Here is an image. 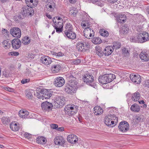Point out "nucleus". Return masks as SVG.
<instances>
[{
    "label": "nucleus",
    "mask_w": 149,
    "mask_h": 149,
    "mask_svg": "<svg viewBox=\"0 0 149 149\" xmlns=\"http://www.w3.org/2000/svg\"><path fill=\"white\" fill-rule=\"evenodd\" d=\"M67 140L68 142L72 144L75 143L78 141L77 137L73 134H70L68 135Z\"/></svg>",
    "instance_id": "nucleus-18"
},
{
    "label": "nucleus",
    "mask_w": 149,
    "mask_h": 149,
    "mask_svg": "<svg viewBox=\"0 0 149 149\" xmlns=\"http://www.w3.org/2000/svg\"><path fill=\"white\" fill-rule=\"evenodd\" d=\"M2 33L3 34H5V36L6 37L8 36L9 33V32L6 30L3 29H2Z\"/></svg>",
    "instance_id": "nucleus-50"
},
{
    "label": "nucleus",
    "mask_w": 149,
    "mask_h": 149,
    "mask_svg": "<svg viewBox=\"0 0 149 149\" xmlns=\"http://www.w3.org/2000/svg\"><path fill=\"white\" fill-rule=\"evenodd\" d=\"M54 143L56 145L63 146L65 142L63 137L61 136H56L54 140Z\"/></svg>",
    "instance_id": "nucleus-14"
},
{
    "label": "nucleus",
    "mask_w": 149,
    "mask_h": 149,
    "mask_svg": "<svg viewBox=\"0 0 149 149\" xmlns=\"http://www.w3.org/2000/svg\"><path fill=\"white\" fill-rule=\"evenodd\" d=\"M142 118V116H137L135 118L136 121L137 122H140Z\"/></svg>",
    "instance_id": "nucleus-51"
},
{
    "label": "nucleus",
    "mask_w": 149,
    "mask_h": 149,
    "mask_svg": "<svg viewBox=\"0 0 149 149\" xmlns=\"http://www.w3.org/2000/svg\"><path fill=\"white\" fill-rule=\"evenodd\" d=\"M129 28L127 27H126L125 26H123L122 29L120 30V33L122 34H123L125 35L127 33L128 31H129Z\"/></svg>",
    "instance_id": "nucleus-41"
},
{
    "label": "nucleus",
    "mask_w": 149,
    "mask_h": 149,
    "mask_svg": "<svg viewBox=\"0 0 149 149\" xmlns=\"http://www.w3.org/2000/svg\"><path fill=\"white\" fill-rule=\"evenodd\" d=\"M126 15L123 13H121L119 15V22L122 23H124L126 21Z\"/></svg>",
    "instance_id": "nucleus-33"
},
{
    "label": "nucleus",
    "mask_w": 149,
    "mask_h": 149,
    "mask_svg": "<svg viewBox=\"0 0 149 149\" xmlns=\"http://www.w3.org/2000/svg\"><path fill=\"white\" fill-rule=\"evenodd\" d=\"M64 84L65 80L63 77H59L55 79L54 84L55 86L59 87H61Z\"/></svg>",
    "instance_id": "nucleus-13"
},
{
    "label": "nucleus",
    "mask_w": 149,
    "mask_h": 149,
    "mask_svg": "<svg viewBox=\"0 0 149 149\" xmlns=\"http://www.w3.org/2000/svg\"><path fill=\"white\" fill-rule=\"evenodd\" d=\"M55 6L56 5L53 2L50 3L48 8V10L51 12L53 11Z\"/></svg>",
    "instance_id": "nucleus-38"
},
{
    "label": "nucleus",
    "mask_w": 149,
    "mask_h": 149,
    "mask_svg": "<svg viewBox=\"0 0 149 149\" xmlns=\"http://www.w3.org/2000/svg\"><path fill=\"white\" fill-rule=\"evenodd\" d=\"M123 53L125 56H128L129 55L128 50L125 48H124L123 49Z\"/></svg>",
    "instance_id": "nucleus-48"
},
{
    "label": "nucleus",
    "mask_w": 149,
    "mask_h": 149,
    "mask_svg": "<svg viewBox=\"0 0 149 149\" xmlns=\"http://www.w3.org/2000/svg\"><path fill=\"white\" fill-rule=\"evenodd\" d=\"M65 37H67L68 38L71 39H74L76 37L75 33L72 31H65Z\"/></svg>",
    "instance_id": "nucleus-22"
},
{
    "label": "nucleus",
    "mask_w": 149,
    "mask_h": 149,
    "mask_svg": "<svg viewBox=\"0 0 149 149\" xmlns=\"http://www.w3.org/2000/svg\"><path fill=\"white\" fill-rule=\"evenodd\" d=\"M69 2L72 3H75L76 1V0H69Z\"/></svg>",
    "instance_id": "nucleus-63"
},
{
    "label": "nucleus",
    "mask_w": 149,
    "mask_h": 149,
    "mask_svg": "<svg viewBox=\"0 0 149 149\" xmlns=\"http://www.w3.org/2000/svg\"><path fill=\"white\" fill-rule=\"evenodd\" d=\"M29 81V79H25L24 80H22V81L21 82L22 83L24 84L27 82H28Z\"/></svg>",
    "instance_id": "nucleus-59"
},
{
    "label": "nucleus",
    "mask_w": 149,
    "mask_h": 149,
    "mask_svg": "<svg viewBox=\"0 0 149 149\" xmlns=\"http://www.w3.org/2000/svg\"><path fill=\"white\" fill-rule=\"evenodd\" d=\"M36 141L39 144H45L47 142V140L42 136H40L37 139Z\"/></svg>",
    "instance_id": "nucleus-29"
},
{
    "label": "nucleus",
    "mask_w": 149,
    "mask_h": 149,
    "mask_svg": "<svg viewBox=\"0 0 149 149\" xmlns=\"http://www.w3.org/2000/svg\"><path fill=\"white\" fill-rule=\"evenodd\" d=\"M92 42L94 44H97L100 43L102 40L100 38L97 37L93 38L92 40Z\"/></svg>",
    "instance_id": "nucleus-36"
},
{
    "label": "nucleus",
    "mask_w": 149,
    "mask_h": 149,
    "mask_svg": "<svg viewBox=\"0 0 149 149\" xmlns=\"http://www.w3.org/2000/svg\"><path fill=\"white\" fill-rule=\"evenodd\" d=\"M140 58L144 61H147L149 60V55L146 52H142L139 55Z\"/></svg>",
    "instance_id": "nucleus-23"
},
{
    "label": "nucleus",
    "mask_w": 149,
    "mask_h": 149,
    "mask_svg": "<svg viewBox=\"0 0 149 149\" xmlns=\"http://www.w3.org/2000/svg\"><path fill=\"white\" fill-rule=\"evenodd\" d=\"M65 113L69 116H72L77 111V108L74 105H67L64 108Z\"/></svg>",
    "instance_id": "nucleus-4"
},
{
    "label": "nucleus",
    "mask_w": 149,
    "mask_h": 149,
    "mask_svg": "<svg viewBox=\"0 0 149 149\" xmlns=\"http://www.w3.org/2000/svg\"><path fill=\"white\" fill-rule=\"evenodd\" d=\"M139 41L140 43L145 42L148 39V34L146 32H143L138 35Z\"/></svg>",
    "instance_id": "nucleus-9"
},
{
    "label": "nucleus",
    "mask_w": 149,
    "mask_h": 149,
    "mask_svg": "<svg viewBox=\"0 0 149 149\" xmlns=\"http://www.w3.org/2000/svg\"><path fill=\"white\" fill-rule=\"evenodd\" d=\"M53 22L54 23V27H61L62 28L63 27V20H61V21H54V20L53 19Z\"/></svg>",
    "instance_id": "nucleus-31"
},
{
    "label": "nucleus",
    "mask_w": 149,
    "mask_h": 149,
    "mask_svg": "<svg viewBox=\"0 0 149 149\" xmlns=\"http://www.w3.org/2000/svg\"><path fill=\"white\" fill-rule=\"evenodd\" d=\"M140 97V94L139 92H136L132 95V99L133 101H137L139 100Z\"/></svg>",
    "instance_id": "nucleus-32"
},
{
    "label": "nucleus",
    "mask_w": 149,
    "mask_h": 149,
    "mask_svg": "<svg viewBox=\"0 0 149 149\" xmlns=\"http://www.w3.org/2000/svg\"><path fill=\"white\" fill-rule=\"evenodd\" d=\"M12 46L14 49H18L20 46L21 42L18 39H14L11 42Z\"/></svg>",
    "instance_id": "nucleus-17"
},
{
    "label": "nucleus",
    "mask_w": 149,
    "mask_h": 149,
    "mask_svg": "<svg viewBox=\"0 0 149 149\" xmlns=\"http://www.w3.org/2000/svg\"><path fill=\"white\" fill-rule=\"evenodd\" d=\"M11 55L14 56H17L19 55V53L18 52H13L10 53Z\"/></svg>",
    "instance_id": "nucleus-55"
},
{
    "label": "nucleus",
    "mask_w": 149,
    "mask_h": 149,
    "mask_svg": "<svg viewBox=\"0 0 149 149\" xmlns=\"http://www.w3.org/2000/svg\"><path fill=\"white\" fill-rule=\"evenodd\" d=\"M84 36L88 39L90 37H93L94 36V32L93 30L89 27H86L84 31Z\"/></svg>",
    "instance_id": "nucleus-10"
},
{
    "label": "nucleus",
    "mask_w": 149,
    "mask_h": 149,
    "mask_svg": "<svg viewBox=\"0 0 149 149\" xmlns=\"http://www.w3.org/2000/svg\"><path fill=\"white\" fill-rule=\"evenodd\" d=\"M117 121V118L114 115H108L105 116L104 118L105 124L109 127L114 124V122L116 123Z\"/></svg>",
    "instance_id": "nucleus-2"
},
{
    "label": "nucleus",
    "mask_w": 149,
    "mask_h": 149,
    "mask_svg": "<svg viewBox=\"0 0 149 149\" xmlns=\"http://www.w3.org/2000/svg\"><path fill=\"white\" fill-rule=\"evenodd\" d=\"M36 0H25V3L27 6H30L31 7L35 6L34 3L35 2Z\"/></svg>",
    "instance_id": "nucleus-37"
},
{
    "label": "nucleus",
    "mask_w": 149,
    "mask_h": 149,
    "mask_svg": "<svg viewBox=\"0 0 149 149\" xmlns=\"http://www.w3.org/2000/svg\"><path fill=\"white\" fill-rule=\"evenodd\" d=\"M22 42L24 45H27L30 42V40L28 37L26 36L23 39Z\"/></svg>",
    "instance_id": "nucleus-39"
},
{
    "label": "nucleus",
    "mask_w": 149,
    "mask_h": 149,
    "mask_svg": "<svg viewBox=\"0 0 149 149\" xmlns=\"http://www.w3.org/2000/svg\"><path fill=\"white\" fill-rule=\"evenodd\" d=\"M56 32H61V27H54Z\"/></svg>",
    "instance_id": "nucleus-60"
},
{
    "label": "nucleus",
    "mask_w": 149,
    "mask_h": 149,
    "mask_svg": "<svg viewBox=\"0 0 149 149\" xmlns=\"http://www.w3.org/2000/svg\"><path fill=\"white\" fill-rule=\"evenodd\" d=\"M65 103V98L62 96H57L56 99L55 105L57 107H62Z\"/></svg>",
    "instance_id": "nucleus-5"
},
{
    "label": "nucleus",
    "mask_w": 149,
    "mask_h": 149,
    "mask_svg": "<svg viewBox=\"0 0 149 149\" xmlns=\"http://www.w3.org/2000/svg\"><path fill=\"white\" fill-rule=\"evenodd\" d=\"M27 97L29 99H31L32 96L33 95L31 92H29L26 95Z\"/></svg>",
    "instance_id": "nucleus-53"
},
{
    "label": "nucleus",
    "mask_w": 149,
    "mask_h": 149,
    "mask_svg": "<svg viewBox=\"0 0 149 149\" xmlns=\"http://www.w3.org/2000/svg\"><path fill=\"white\" fill-rule=\"evenodd\" d=\"M68 84L72 86L74 88H76L77 89V82L76 79L73 76L71 75L68 78Z\"/></svg>",
    "instance_id": "nucleus-12"
},
{
    "label": "nucleus",
    "mask_w": 149,
    "mask_h": 149,
    "mask_svg": "<svg viewBox=\"0 0 149 149\" xmlns=\"http://www.w3.org/2000/svg\"><path fill=\"white\" fill-rule=\"evenodd\" d=\"M118 0H108L109 2L111 3H114L117 2Z\"/></svg>",
    "instance_id": "nucleus-62"
},
{
    "label": "nucleus",
    "mask_w": 149,
    "mask_h": 149,
    "mask_svg": "<svg viewBox=\"0 0 149 149\" xmlns=\"http://www.w3.org/2000/svg\"><path fill=\"white\" fill-rule=\"evenodd\" d=\"M53 106L52 104L49 102L46 101L42 103L41 107L42 110L49 111L52 109Z\"/></svg>",
    "instance_id": "nucleus-15"
},
{
    "label": "nucleus",
    "mask_w": 149,
    "mask_h": 149,
    "mask_svg": "<svg viewBox=\"0 0 149 149\" xmlns=\"http://www.w3.org/2000/svg\"><path fill=\"white\" fill-rule=\"evenodd\" d=\"M74 8L72 7L70 11V14L73 15L74 17L76 16L77 13V11Z\"/></svg>",
    "instance_id": "nucleus-44"
},
{
    "label": "nucleus",
    "mask_w": 149,
    "mask_h": 149,
    "mask_svg": "<svg viewBox=\"0 0 149 149\" xmlns=\"http://www.w3.org/2000/svg\"><path fill=\"white\" fill-rule=\"evenodd\" d=\"M10 128L12 130L14 131H17L19 129V127L17 125V123L15 122H13L10 124Z\"/></svg>",
    "instance_id": "nucleus-30"
},
{
    "label": "nucleus",
    "mask_w": 149,
    "mask_h": 149,
    "mask_svg": "<svg viewBox=\"0 0 149 149\" xmlns=\"http://www.w3.org/2000/svg\"><path fill=\"white\" fill-rule=\"evenodd\" d=\"M91 24L88 23L86 22H82L81 23V25L85 29L86 27L90 26Z\"/></svg>",
    "instance_id": "nucleus-45"
},
{
    "label": "nucleus",
    "mask_w": 149,
    "mask_h": 149,
    "mask_svg": "<svg viewBox=\"0 0 149 149\" xmlns=\"http://www.w3.org/2000/svg\"><path fill=\"white\" fill-rule=\"evenodd\" d=\"M140 109V107L137 104H134L131 106V110L136 112L139 111Z\"/></svg>",
    "instance_id": "nucleus-34"
},
{
    "label": "nucleus",
    "mask_w": 149,
    "mask_h": 149,
    "mask_svg": "<svg viewBox=\"0 0 149 149\" xmlns=\"http://www.w3.org/2000/svg\"><path fill=\"white\" fill-rule=\"evenodd\" d=\"M11 41L9 40L8 39H6L4 40L2 44L3 47L5 49H8L11 46Z\"/></svg>",
    "instance_id": "nucleus-28"
},
{
    "label": "nucleus",
    "mask_w": 149,
    "mask_h": 149,
    "mask_svg": "<svg viewBox=\"0 0 149 149\" xmlns=\"http://www.w3.org/2000/svg\"><path fill=\"white\" fill-rule=\"evenodd\" d=\"M51 127L53 129H55L56 130L58 127V125L55 124H52L51 125Z\"/></svg>",
    "instance_id": "nucleus-54"
},
{
    "label": "nucleus",
    "mask_w": 149,
    "mask_h": 149,
    "mask_svg": "<svg viewBox=\"0 0 149 149\" xmlns=\"http://www.w3.org/2000/svg\"><path fill=\"white\" fill-rule=\"evenodd\" d=\"M77 89L76 88H74L68 84L66 85L65 88V91L68 93L72 94L73 93L76 92Z\"/></svg>",
    "instance_id": "nucleus-19"
},
{
    "label": "nucleus",
    "mask_w": 149,
    "mask_h": 149,
    "mask_svg": "<svg viewBox=\"0 0 149 149\" xmlns=\"http://www.w3.org/2000/svg\"><path fill=\"white\" fill-rule=\"evenodd\" d=\"M33 7L27 5L23 7L22 8V14L25 16L31 15L33 12Z\"/></svg>",
    "instance_id": "nucleus-7"
},
{
    "label": "nucleus",
    "mask_w": 149,
    "mask_h": 149,
    "mask_svg": "<svg viewBox=\"0 0 149 149\" xmlns=\"http://www.w3.org/2000/svg\"><path fill=\"white\" fill-rule=\"evenodd\" d=\"M65 26V31H72L73 28L72 25L70 23H67Z\"/></svg>",
    "instance_id": "nucleus-40"
},
{
    "label": "nucleus",
    "mask_w": 149,
    "mask_h": 149,
    "mask_svg": "<svg viewBox=\"0 0 149 149\" xmlns=\"http://www.w3.org/2000/svg\"><path fill=\"white\" fill-rule=\"evenodd\" d=\"M42 93L43 99L44 98L49 99L52 95V92L49 90L46 89L43 90Z\"/></svg>",
    "instance_id": "nucleus-21"
},
{
    "label": "nucleus",
    "mask_w": 149,
    "mask_h": 149,
    "mask_svg": "<svg viewBox=\"0 0 149 149\" xmlns=\"http://www.w3.org/2000/svg\"><path fill=\"white\" fill-rule=\"evenodd\" d=\"M144 85L146 87H148L149 86V81H145Z\"/></svg>",
    "instance_id": "nucleus-57"
},
{
    "label": "nucleus",
    "mask_w": 149,
    "mask_h": 149,
    "mask_svg": "<svg viewBox=\"0 0 149 149\" xmlns=\"http://www.w3.org/2000/svg\"><path fill=\"white\" fill-rule=\"evenodd\" d=\"M130 40L132 42H139L138 36L136 37H132Z\"/></svg>",
    "instance_id": "nucleus-47"
},
{
    "label": "nucleus",
    "mask_w": 149,
    "mask_h": 149,
    "mask_svg": "<svg viewBox=\"0 0 149 149\" xmlns=\"http://www.w3.org/2000/svg\"><path fill=\"white\" fill-rule=\"evenodd\" d=\"M83 79L84 81L86 82L87 84L94 87L95 85L93 83L94 79L92 75L89 74L84 75Z\"/></svg>",
    "instance_id": "nucleus-6"
},
{
    "label": "nucleus",
    "mask_w": 149,
    "mask_h": 149,
    "mask_svg": "<svg viewBox=\"0 0 149 149\" xmlns=\"http://www.w3.org/2000/svg\"><path fill=\"white\" fill-rule=\"evenodd\" d=\"M41 61V63L46 65H49L52 62L51 58L47 56L42 57Z\"/></svg>",
    "instance_id": "nucleus-20"
},
{
    "label": "nucleus",
    "mask_w": 149,
    "mask_h": 149,
    "mask_svg": "<svg viewBox=\"0 0 149 149\" xmlns=\"http://www.w3.org/2000/svg\"><path fill=\"white\" fill-rule=\"evenodd\" d=\"M113 46L112 47L113 49H117L120 48L121 47V44L120 43L114 42L113 43Z\"/></svg>",
    "instance_id": "nucleus-42"
},
{
    "label": "nucleus",
    "mask_w": 149,
    "mask_h": 149,
    "mask_svg": "<svg viewBox=\"0 0 149 149\" xmlns=\"http://www.w3.org/2000/svg\"><path fill=\"white\" fill-rule=\"evenodd\" d=\"M90 44L88 42L83 40L79 41L77 43V47L79 51L84 52L89 49Z\"/></svg>",
    "instance_id": "nucleus-3"
},
{
    "label": "nucleus",
    "mask_w": 149,
    "mask_h": 149,
    "mask_svg": "<svg viewBox=\"0 0 149 149\" xmlns=\"http://www.w3.org/2000/svg\"><path fill=\"white\" fill-rule=\"evenodd\" d=\"M29 114V113L26 110H20L19 111V116L22 118H26Z\"/></svg>",
    "instance_id": "nucleus-25"
},
{
    "label": "nucleus",
    "mask_w": 149,
    "mask_h": 149,
    "mask_svg": "<svg viewBox=\"0 0 149 149\" xmlns=\"http://www.w3.org/2000/svg\"><path fill=\"white\" fill-rule=\"evenodd\" d=\"M42 90L41 91H38L36 93L35 95H36L37 97L40 99H42L43 100V96H42Z\"/></svg>",
    "instance_id": "nucleus-43"
},
{
    "label": "nucleus",
    "mask_w": 149,
    "mask_h": 149,
    "mask_svg": "<svg viewBox=\"0 0 149 149\" xmlns=\"http://www.w3.org/2000/svg\"><path fill=\"white\" fill-rule=\"evenodd\" d=\"M100 34L102 36L107 37L109 35L108 32L104 29H101L99 31Z\"/></svg>",
    "instance_id": "nucleus-35"
},
{
    "label": "nucleus",
    "mask_w": 149,
    "mask_h": 149,
    "mask_svg": "<svg viewBox=\"0 0 149 149\" xmlns=\"http://www.w3.org/2000/svg\"><path fill=\"white\" fill-rule=\"evenodd\" d=\"M111 46H107L105 47L104 50V53L105 56H108L110 55L113 51Z\"/></svg>",
    "instance_id": "nucleus-26"
},
{
    "label": "nucleus",
    "mask_w": 149,
    "mask_h": 149,
    "mask_svg": "<svg viewBox=\"0 0 149 149\" xmlns=\"http://www.w3.org/2000/svg\"><path fill=\"white\" fill-rule=\"evenodd\" d=\"M61 66L59 65H53L51 68V70L52 72L54 73L58 72L60 70Z\"/></svg>",
    "instance_id": "nucleus-27"
},
{
    "label": "nucleus",
    "mask_w": 149,
    "mask_h": 149,
    "mask_svg": "<svg viewBox=\"0 0 149 149\" xmlns=\"http://www.w3.org/2000/svg\"><path fill=\"white\" fill-rule=\"evenodd\" d=\"M63 55V54L61 52H58L57 53V56H62Z\"/></svg>",
    "instance_id": "nucleus-61"
},
{
    "label": "nucleus",
    "mask_w": 149,
    "mask_h": 149,
    "mask_svg": "<svg viewBox=\"0 0 149 149\" xmlns=\"http://www.w3.org/2000/svg\"><path fill=\"white\" fill-rule=\"evenodd\" d=\"M94 109V113L96 116L100 115L103 113V110L99 106L95 107Z\"/></svg>",
    "instance_id": "nucleus-24"
},
{
    "label": "nucleus",
    "mask_w": 149,
    "mask_h": 149,
    "mask_svg": "<svg viewBox=\"0 0 149 149\" xmlns=\"http://www.w3.org/2000/svg\"><path fill=\"white\" fill-rule=\"evenodd\" d=\"M10 33L12 36L15 38H19L21 36V31L19 28L14 27L10 30Z\"/></svg>",
    "instance_id": "nucleus-11"
},
{
    "label": "nucleus",
    "mask_w": 149,
    "mask_h": 149,
    "mask_svg": "<svg viewBox=\"0 0 149 149\" xmlns=\"http://www.w3.org/2000/svg\"><path fill=\"white\" fill-rule=\"evenodd\" d=\"M96 53L100 57L102 56L103 54H104V51L102 52L100 49H98L96 50Z\"/></svg>",
    "instance_id": "nucleus-46"
},
{
    "label": "nucleus",
    "mask_w": 149,
    "mask_h": 149,
    "mask_svg": "<svg viewBox=\"0 0 149 149\" xmlns=\"http://www.w3.org/2000/svg\"><path fill=\"white\" fill-rule=\"evenodd\" d=\"M2 121L3 124H7L9 122L8 118L6 117H3L2 118Z\"/></svg>",
    "instance_id": "nucleus-49"
},
{
    "label": "nucleus",
    "mask_w": 149,
    "mask_h": 149,
    "mask_svg": "<svg viewBox=\"0 0 149 149\" xmlns=\"http://www.w3.org/2000/svg\"><path fill=\"white\" fill-rule=\"evenodd\" d=\"M130 78L133 82L136 84H139L141 82V76L138 74H131L130 75Z\"/></svg>",
    "instance_id": "nucleus-16"
},
{
    "label": "nucleus",
    "mask_w": 149,
    "mask_h": 149,
    "mask_svg": "<svg viewBox=\"0 0 149 149\" xmlns=\"http://www.w3.org/2000/svg\"><path fill=\"white\" fill-rule=\"evenodd\" d=\"M118 127L120 131L123 132H125L128 130L129 125L127 122L125 121L121 122Z\"/></svg>",
    "instance_id": "nucleus-8"
},
{
    "label": "nucleus",
    "mask_w": 149,
    "mask_h": 149,
    "mask_svg": "<svg viewBox=\"0 0 149 149\" xmlns=\"http://www.w3.org/2000/svg\"><path fill=\"white\" fill-rule=\"evenodd\" d=\"M81 62V61L79 59H77L72 61V64L74 65H77L80 63Z\"/></svg>",
    "instance_id": "nucleus-52"
},
{
    "label": "nucleus",
    "mask_w": 149,
    "mask_h": 149,
    "mask_svg": "<svg viewBox=\"0 0 149 149\" xmlns=\"http://www.w3.org/2000/svg\"><path fill=\"white\" fill-rule=\"evenodd\" d=\"M115 76L112 74H105L98 78L99 82L102 84H106L112 81L115 79Z\"/></svg>",
    "instance_id": "nucleus-1"
},
{
    "label": "nucleus",
    "mask_w": 149,
    "mask_h": 149,
    "mask_svg": "<svg viewBox=\"0 0 149 149\" xmlns=\"http://www.w3.org/2000/svg\"><path fill=\"white\" fill-rule=\"evenodd\" d=\"M5 89L9 92H12L13 91V89L12 88L9 87H6Z\"/></svg>",
    "instance_id": "nucleus-56"
},
{
    "label": "nucleus",
    "mask_w": 149,
    "mask_h": 149,
    "mask_svg": "<svg viewBox=\"0 0 149 149\" xmlns=\"http://www.w3.org/2000/svg\"><path fill=\"white\" fill-rule=\"evenodd\" d=\"M56 18L57 19L56 21L58 20V21H61V20H63L62 18L60 17H56Z\"/></svg>",
    "instance_id": "nucleus-64"
},
{
    "label": "nucleus",
    "mask_w": 149,
    "mask_h": 149,
    "mask_svg": "<svg viewBox=\"0 0 149 149\" xmlns=\"http://www.w3.org/2000/svg\"><path fill=\"white\" fill-rule=\"evenodd\" d=\"M56 130L59 131H63L64 130V128L63 127L58 128V127Z\"/></svg>",
    "instance_id": "nucleus-58"
}]
</instances>
